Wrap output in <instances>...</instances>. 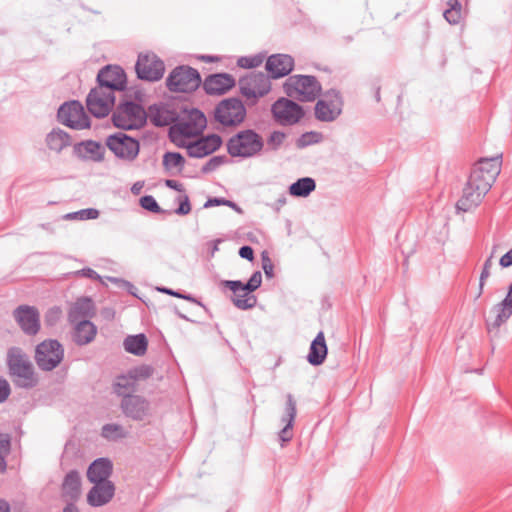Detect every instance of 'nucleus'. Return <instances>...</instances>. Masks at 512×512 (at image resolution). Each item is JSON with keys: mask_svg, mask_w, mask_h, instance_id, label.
<instances>
[{"mask_svg": "<svg viewBox=\"0 0 512 512\" xmlns=\"http://www.w3.org/2000/svg\"><path fill=\"white\" fill-rule=\"evenodd\" d=\"M97 327L88 319H82L75 323L72 339L78 346H84L92 342L96 336Z\"/></svg>", "mask_w": 512, "mask_h": 512, "instance_id": "7c9ffc66", "label": "nucleus"}, {"mask_svg": "<svg viewBox=\"0 0 512 512\" xmlns=\"http://www.w3.org/2000/svg\"><path fill=\"white\" fill-rule=\"evenodd\" d=\"M62 497L66 502H76L81 496V477L77 470H70L61 485Z\"/></svg>", "mask_w": 512, "mask_h": 512, "instance_id": "bb28decb", "label": "nucleus"}, {"mask_svg": "<svg viewBox=\"0 0 512 512\" xmlns=\"http://www.w3.org/2000/svg\"><path fill=\"white\" fill-rule=\"evenodd\" d=\"M64 349L56 339H47L36 346L35 361L43 371H52L63 360Z\"/></svg>", "mask_w": 512, "mask_h": 512, "instance_id": "9b49d317", "label": "nucleus"}, {"mask_svg": "<svg viewBox=\"0 0 512 512\" xmlns=\"http://www.w3.org/2000/svg\"><path fill=\"white\" fill-rule=\"evenodd\" d=\"M94 314V303L89 297H81L70 307L68 319L71 323H76L90 317Z\"/></svg>", "mask_w": 512, "mask_h": 512, "instance_id": "2f4dec72", "label": "nucleus"}, {"mask_svg": "<svg viewBox=\"0 0 512 512\" xmlns=\"http://www.w3.org/2000/svg\"><path fill=\"white\" fill-rule=\"evenodd\" d=\"M165 186L178 192L183 191V185L177 180L167 179L165 180Z\"/></svg>", "mask_w": 512, "mask_h": 512, "instance_id": "774afa93", "label": "nucleus"}, {"mask_svg": "<svg viewBox=\"0 0 512 512\" xmlns=\"http://www.w3.org/2000/svg\"><path fill=\"white\" fill-rule=\"evenodd\" d=\"M328 354V347L326 344L323 331H319L316 337L312 340L306 357L308 363L312 366H319L324 363Z\"/></svg>", "mask_w": 512, "mask_h": 512, "instance_id": "c85d7f7f", "label": "nucleus"}, {"mask_svg": "<svg viewBox=\"0 0 512 512\" xmlns=\"http://www.w3.org/2000/svg\"><path fill=\"white\" fill-rule=\"evenodd\" d=\"M272 77L269 73L251 72L246 76L240 77L238 84L240 93L250 104H255L257 100L264 97L271 91Z\"/></svg>", "mask_w": 512, "mask_h": 512, "instance_id": "6e6552de", "label": "nucleus"}, {"mask_svg": "<svg viewBox=\"0 0 512 512\" xmlns=\"http://www.w3.org/2000/svg\"><path fill=\"white\" fill-rule=\"evenodd\" d=\"M184 164L185 158L179 152H166L163 155V166L167 170L171 169L172 167H176L181 171Z\"/></svg>", "mask_w": 512, "mask_h": 512, "instance_id": "a19ab883", "label": "nucleus"}, {"mask_svg": "<svg viewBox=\"0 0 512 512\" xmlns=\"http://www.w3.org/2000/svg\"><path fill=\"white\" fill-rule=\"evenodd\" d=\"M222 164H224V155L214 156L205 163L202 167V172L209 173L220 167Z\"/></svg>", "mask_w": 512, "mask_h": 512, "instance_id": "5fc2aeb1", "label": "nucleus"}, {"mask_svg": "<svg viewBox=\"0 0 512 512\" xmlns=\"http://www.w3.org/2000/svg\"><path fill=\"white\" fill-rule=\"evenodd\" d=\"M499 264L503 268L512 266V248L500 258Z\"/></svg>", "mask_w": 512, "mask_h": 512, "instance_id": "69168bd1", "label": "nucleus"}, {"mask_svg": "<svg viewBox=\"0 0 512 512\" xmlns=\"http://www.w3.org/2000/svg\"><path fill=\"white\" fill-rule=\"evenodd\" d=\"M120 409L126 418L141 422L151 415V404L142 395H125L120 401Z\"/></svg>", "mask_w": 512, "mask_h": 512, "instance_id": "2eb2a0df", "label": "nucleus"}, {"mask_svg": "<svg viewBox=\"0 0 512 512\" xmlns=\"http://www.w3.org/2000/svg\"><path fill=\"white\" fill-rule=\"evenodd\" d=\"M113 474V463L107 457H100L92 461L87 468V479L92 484L110 481Z\"/></svg>", "mask_w": 512, "mask_h": 512, "instance_id": "b1692460", "label": "nucleus"}, {"mask_svg": "<svg viewBox=\"0 0 512 512\" xmlns=\"http://www.w3.org/2000/svg\"><path fill=\"white\" fill-rule=\"evenodd\" d=\"M246 107L240 98H226V127H235L244 122Z\"/></svg>", "mask_w": 512, "mask_h": 512, "instance_id": "cd10ccee", "label": "nucleus"}, {"mask_svg": "<svg viewBox=\"0 0 512 512\" xmlns=\"http://www.w3.org/2000/svg\"><path fill=\"white\" fill-rule=\"evenodd\" d=\"M297 415L296 400L291 393L286 395L284 414L281 418V422L285 423V426L279 431L278 437L281 441V446L291 441L293 438V426Z\"/></svg>", "mask_w": 512, "mask_h": 512, "instance_id": "4be33fe9", "label": "nucleus"}, {"mask_svg": "<svg viewBox=\"0 0 512 512\" xmlns=\"http://www.w3.org/2000/svg\"><path fill=\"white\" fill-rule=\"evenodd\" d=\"M207 126L205 114L198 108H183L168 129V138L179 148L186 146L185 138L201 134Z\"/></svg>", "mask_w": 512, "mask_h": 512, "instance_id": "f257e3e1", "label": "nucleus"}, {"mask_svg": "<svg viewBox=\"0 0 512 512\" xmlns=\"http://www.w3.org/2000/svg\"><path fill=\"white\" fill-rule=\"evenodd\" d=\"M215 120L224 126V99L218 102L214 111Z\"/></svg>", "mask_w": 512, "mask_h": 512, "instance_id": "680f3d73", "label": "nucleus"}, {"mask_svg": "<svg viewBox=\"0 0 512 512\" xmlns=\"http://www.w3.org/2000/svg\"><path fill=\"white\" fill-rule=\"evenodd\" d=\"M264 148L262 136L253 129H244L229 138L226 150L232 157L250 158Z\"/></svg>", "mask_w": 512, "mask_h": 512, "instance_id": "20e7f679", "label": "nucleus"}, {"mask_svg": "<svg viewBox=\"0 0 512 512\" xmlns=\"http://www.w3.org/2000/svg\"><path fill=\"white\" fill-rule=\"evenodd\" d=\"M222 144L221 136L207 135L195 142L186 143L187 154L192 158H203L215 152Z\"/></svg>", "mask_w": 512, "mask_h": 512, "instance_id": "aec40b11", "label": "nucleus"}, {"mask_svg": "<svg viewBox=\"0 0 512 512\" xmlns=\"http://www.w3.org/2000/svg\"><path fill=\"white\" fill-rule=\"evenodd\" d=\"M265 69L272 79L283 78L294 69V59L288 54H273L267 58Z\"/></svg>", "mask_w": 512, "mask_h": 512, "instance_id": "412c9836", "label": "nucleus"}, {"mask_svg": "<svg viewBox=\"0 0 512 512\" xmlns=\"http://www.w3.org/2000/svg\"><path fill=\"white\" fill-rule=\"evenodd\" d=\"M147 119L155 127L171 126L175 119H177V111L171 110L166 107L163 103H155L148 107Z\"/></svg>", "mask_w": 512, "mask_h": 512, "instance_id": "393cba45", "label": "nucleus"}, {"mask_svg": "<svg viewBox=\"0 0 512 512\" xmlns=\"http://www.w3.org/2000/svg\"><path fill=\"white\" fill-rule=\"evenodd\" d=\"M105 146L120 160L133 162L140 153L138 139L123 131L110 134L105 139Z\"/></svg>", "mask_w": 512, "mask_h": 512, "instance_id": "0eeeda50", "label": "nucleus"}, {"mask_svg": "<svg viewBox=\"0 0 512 512\" xmlns=\"http://www.w3.org/2000/svg\"><path fill=\"white\" fill-rule=\"evenodd\" d=\"M265 59V54L258 53L253 56H242L237 59V65L241 68L252 69L260 66Z\"/></svg>", "mask_w": 512, "mask_h": 512, "instance_id": "c03bdc74", "label": "nucleus"}, {"mask_svg": "<svg viewBox=\"0 0 512 512\" xmlns=\"http://www.w3.org/2000/svg\"><path fill=\"white\" fill-rule=\"evenodd\" d=\"M9 374L14 377L17 387L31 389L38 383L34 367L28 356L19 347H11L7 352Z\"/></svg>", "mask_w": 512, "mask_h": 512, "instance_id": "f03ea898", "label": "nucleus"}, {"mask_svg": "<svg viewBox=\"0 0 512 512\" xmlns=\"http://www.w3.org/2000/svg\"><path fill=\"white\" fill-rule=\"evenodd\" d=\"M492 257H493L492 255L490 257H488L483 264V268H482V271L480 274V279H479V291L476 296V299L481 297V295L483 293L485 282L488 279V277L490 276V269L492 267Z\"/></svg>", "mask_w": 512, "mask_h": 512, "instance_id": "3c124183", "label": "nucleus"}, {"mask_svg": "<svg viewBox=\"0 0 512 512\" xmlns=\"http://www.w3.org/2000/svg\"><path fill=\"white\" fill-rule=\"evenodd\" d=\"M203 89L208 95H223L224 72L207 76L203 82Z\"/></svg>", "mask_w": 512, "mask_h": 512, "instance_id": "58836bf2", "label": "nucleus"}, {"mask_svg": "<svg viewBox=\"0 0 512 512\" xmlns=\"http://www.w3.org/2000/svg\"><path fill=\"white\" fill-rule=\"evenodd\" d=\"M115 101V95L94 87L86 97V106L94 117L104 118L109 115L115 106Z\"/></svg>", "mask_w": 512, "mask_h": 512, "instance_id": "dca6fc26", "label": "nucleus"}, {"mask_svg": "<svg viewBox=\"0 0 512 512\" xmlns=\"http://www.w3.org/2000/svg\"><path fill=\"white\" fill-rule=\"evenodd\" d=\"M323 139V135L317 131H309L303 133L297 140L296 146L299 149H303L309 145L320 143Z\"/></svg>", "mask_w": 512, "mask_h": 512, "instance_id": "37998d69", "label": "nucleus"}, {"mask_svg": "<svg viewBox=\"0 0 512 512\" xmlns=\"http://www.w3.org/2000/svg\"><path fill=\"white\" fill-rule=\"evenodd\" d=\"M191 211V204L188 196H184V198L179 202V206L175 209L174 213L178 215H187Z\"/></svg>", "mask_w": 512, "mask_h": 512, "instance_id": "052dcab7", "label": "nucleus"}, {"mask_svg": "<svg viewBox=\"0 0 512 512\" xmlns=\"http://www.w3.org/2000/svg\"><path fill=\"white\" fill-rule=\"evenodd\" d=\"M238 253L241 258L248 261H252L254 259V250L249 245L241 246Z\"/></svg>", "mask_w": 512, "mask_h": 512, "instance_id": "e2e57ef3", "label": "nucleus"}, {"mask_svg": "<svg viewBox=\"0 0 512 512\" xmlns=\"http://www.w3.org/2000/svg\"><path fill=\"white\" fill-rule=\"evenodd\" d=\"M99 210L95 208L81 209L76 212L68 213L64 216L65 219H79V220H92L99 217Z\"/></svg>", "mask_w": 512, "mask_h": 512, "instance_id": "49530a36", "label": "nucleus"}, {"mask_svg": "<svg viewBox=\"0 0 512 512\" xmlns=\"http://www.w3.org/2000/svg\"><path fill=\"white\" fill-rule=\"evenodd\" d=\"M140 206L149 212L155 214H172L171 211L162 209L152 195H144L139 199Z\"/></svg>", "mask_w": 512, "mask_h": 512, "instance_id": "79ce46f5", "label": "nucleus"}, {"mask_svg": "<svg viewBox=\"0 0 512 512\" xmlns=\"http://www.w3.org/2000/svg\"><path fill=\"white\" fill-rule=\"evenodd\" d=\"M13 317L26 335L34 336L39 332L40 315L35 307L20 305L13 311Z\"/></svg>", "mask_w": 512, "mask_h": 512, "instance_id": "f3484780", "label": "nucleus"}, {"mask_svg": "<svg viewBox=\"0 0 512 512\" xmlns=\"http://www.w3.org/2000/svg\"><path fill=\"white\" fill-rule=\"evenodd\" d=\"M57 119L61 124L75 130H83L91 126L90 118L78 100L61 104L57 112Z\"/></svg>", "mask_w": 512, "mask_h": 512, "instance_id": "9d476101", "label": "nucleus"}, {"mask_svg": "<svg viewBox=\"0 0 512 512\" xmlns=\"http://www.w3.org/2000/svg\"><path fill=\"white\" fill-rule=\"evenodd\" d=\"M485 195V193L479 192L474 189L473 186L466 183L463 188L462 196L456 203V210L460 212H468L478 207Z\"/></svg>", "mask_w": 512, "mask_h": 512, "instance_id": "c756f323", "label": "nucleus"}, {"mask_svg": "<svg viewBox=\"0 0 512 512\" xmlns=\"http://www.w3.org/2000/svg\"><path fill=\"white\" fill-rule=\"evenodd\" d=\"M62 316V310L58 306H53L47 310L44 316V323L48 327L55 326Z\"/></svg>", "mask_w": 512, "mask_h": 512, "instance_id": "09e8293b", "label": "nucleus"}, {"mask_svg": "<svg viewBox=\"0 0 512 512\" xmlns=\"http://www.w3.org/2000/svg\"><path fill=\"white\" fill-rule=\"evenodd\" d=\"M343 105L340 91L336 89L327 90L315 104V118L321 122H332L341 115Z\"/></svg>", "mask_w": 512, "mask_h": 512, "instance_id": "1a4fd4ad", "label": "nucleus"}, {"mask_svg": "<svg viewBox=\"0 0 512 512\" xmlns=\"http://www.w3.org/2000/svg\"><path fill=\"white\" fill-rule=\"evenodd\" d=\"M45 141L48 148L56 153H60L72 144L70 135L61 128H53L46 135Z\"/></svg>", "mask_w": 512, "mask_h": 512, "instance_id": "473e14b6", "label": "nucleus"}, {"mask_svg": "<svg viewBox=\"0 0 512 512\" xmlns=\"http://www.w3.org/2000/svg\"><path fill=\"white\" fill-rule=\"evenodd\" d=\"M283 87L289 97H294L301 102H312L322 92L320 82L312 75L290 76Z\"/></svg>", "mask_w": 512, "mask_h": 512, "instance_id": "39448f33", "label": "nucleus"}, {"mask_svg": "<svg viewBox=\"0 0 512 512\" xmlns=\"http://www.w3.org/2000/svg\"><path fill=\"white\" fill-rule=\"evenodd\" d=\"M129 371L131 372V374L133 375L134 379L137 382L139 380H146L150 378L154 373V368L151 365L143 364L134 367Z\"/></svg>", "mask_w": 512, "mask_h": 512, "instance_id": "de8ad7c7", "label": "nucleus"}, {"mask_svg": "<svg viewBox=\"0 0 512 512\" xmlns=\"http://www.w3.org/2000/svg\"><path fill=\"white\" fill-rule=\"evenodd\" d=\"M135 71L138 79L155 82L163 77L165 65L154 53H140L135 64Z\"/></svg>", "mask_w": 512, "mask_h": 512, "instance_id": "4468645a", "label": "nucleus"}, {"mask_svg": "<svg viewBox=\"0 0 512 512\" xmlns=\"http://www.w3.org/2000/svg\"><path fill=\"white\" fill-rule=\"evenodd\" d=\"M0 450V453L5 455V457L10 453L11 437L9 434L0 433Z\"/></svg>", "mask_w": 512, "mask_h": 512, "instance_id": "bf43d9fd", "label": "nucleus"}, {"mask_svg": "<svg viewBox=\"0 0 512 512\" xmlns=\"http://www.w3.org/2000/svg\"><path fill=\"white\" fill-rule=\"evenodd\" d=\"M111 121L114 127L123 131L137 130L146 125L147 112L141 104L123 100L116 106Z\"/></svg>", "mask_w": 512, "mask_h": 512, "instance_id": "7ed1b4c3", "label": "nucleus"}, {"mask_svg": "<svg viewBox=\"0 0 512 512\" xmlns=\"http://www.w3.org/2000/svg\"><path fill=\"white\" fill-rule=\"evenodd\" d=\"M158 291L165 293L167 295H171L173 297L184 299V300L196 303L200 306H203V304L199 300H197L193 295L181 292L180 290H173L168 287H159Z\"/></svg>", "mask_w": 512, "mask_h": 512, "instance_id": "8fccbe9b", "label": "nucleus"}, {"mask_svg": "<svg viewBox=\"0 0 512 512\" xmlns=\"http://www.w3.org/2000/svg\"><path fill=\"white\" fill-rule=\"evenodd\" d=\"M101 436L108 441H117L125 438L127 436V432L120 424L108 423L102 426Z\"/></svg>", "mask_w": 512, "mask_h": 512, "instance_id": "ea45409f", "label": "nucleus"}, {"mask_svg": "<svg viewBox=\"0 0 512 512\" xmlns=\"http://www.w3.org/2000/svg\"><path fill=\"white\" fill-rule=\"evenodd\" d=\"M286 134L282 131H273L267 139L268 149L277 151L283 144Z\"/></svg>", "mask_w": 512, "mask_h": 512, "instance_id": "603ef678", "label": "nucleus"}, {"mask_svg": "<svg viewBox=\"0 0 512 512\" xmlns=\"http://www.w3.org/2000/svg\"><path fill=\"white\" fill-rule=\"evenodd\" d=\"M223 242L222 238H217L215 240H210L205 242L200 250V255L205 260L209 261L214 257L215 253L219 251V245Z\"/></svg>", "mask_w": 512, "mask_h": 512, "instance_id": "a18cd8bd", "label": "nucleus"}, {"mask_svg": "<svg viewBox=\"0 0 512 512\" xmlns=\"http://www.w3.org/2000/svg\"><path fill=\"white\" fill-rule=\"evenodd\" d=\"M444 18L448 23L456 25L460 23L461 20V11H457L456 9H446L443 14Z\"/></svg>", "mask_w": 512, "mask_h": 512, "instance_id": "13d9d810", "label": "nucleus"}, {"mask_svg": "<svg viewBox=\"0 0 512 512\" xmlns=\"http://www.w3.org/2000/svg\"><path fill=\"white\" fill-rule=\"evenodd\" d=\"M105 147L95 140H83L73 145V155L82 161L99 163L105 159Z\"/></svg>", "mask_w": 512, "mask_h": 512, "instance_id": "6ab92c4d", "label": "nucleus"}, {"mask_svg": "<svg viewBox=\"0 0 512 512\" xmlns=\"http://www.w3.org/2000/svg\"><path fill=\"white\" fill-rule=\"evenodd\" d=\"M494 180H492V175H485L481 171L472 169L470 176L468 178L467 183L474 187V189L479 192H483L487 194L492 185L494 184Z\"/></svg>", "mask_w": 512, "mask_h": 512, "instance_id": "e433bc0d", "label": "nucleus"}, {"mask_svg": "<svg viewBox=\"0 0 512 512\" xmlns=\"http://www.w3.org/2000/svg\"><path fill=\"white\" fill-rule=\"evenodd\" d=\"M492 312H495L496 316L492 322L486 321L488 331L498 329L512 316V283L504 299L492 308Z\"/></svg>", "mask_w": 512, "mask_h": 512, "instance_id": "a878e982", "label": "nucleus"}, {"mask_svg": "<svg viewBox=\"0 0 512 512\" xmlns=\"http://www.w3.org/2000/svg\"><path fill=\"white\" fill-rule=\"evenodd\" d=\"M11 394V387L9 382L0 376V404L4 403Z\"/></svg>", "mask_w": 512, "mask_h": 512, "instance_id": "4d7b16f0", "label": "nucleus"}, {"mask_svg": "<svg viewBox=\"0 0 512 512\" xmlns=\"http://www.w3.org/2000/svg\"><path fill=\"white\" fill-rule=\"evenodd\" d=\"M76 274L84 276V277L92 279V280L100 279V275L95 270H93L92 268H89V267L78 270L76 272Z\"/></svg>", "mask_w": 512, "mask_h": 512, "instance_id": "0e129e2a", "label": "nucleus"}, {"mask_svg": "<svg viewBox=\"0 0 512 512\" xmlns=\"http://www.w3.org/2000/svg\"><path fill=\"white\" fill-rule=\"evenodd\" d=\"M316 189V182L311 177H303L289 186V193L295 197H307Z\"/></svg>", "mask_w": 512, "mask_h": 512, "instance_id": "4c0bfd02", "label": "nucleus"}, {"mask_svg": "<svg viewBox=\"0 0 512 512\" xmlns=\"http://www.w3.org/2000/svg\"><path fill=\"white\" fill-rule=\"evenodd\" d=\"M226 288L232 291L231 301L240 310H250L257 304V297L252 291L246 290L240 280H226Z\"/></svg>", "mask_w": 512, "mask_h": 512, "instance_id": "a211bd4d", "label": "nucleus"}, {"mask_svg": "<svg viewBox=\"0 0 512 512\" xmlns=\"http://www.w3.org/2000/svg\"><path fill=\"white\" fill-rule=\"evenodd\" d=\"M112 388L113 392L123 399L125 395L135 394L137 384L131 372L128 371L127 374H121L115 378Z\"/></svg>", "mask_w": 512, "mask_h": 512, "instance_id": "72a5a7b5", "label": "nucleus"}, {"mask_svg": "<svg viewBox=\"0 0 512 512\" xmlns=\"http://www.w3.org/2000/svg\"><path fill=\"white\" fill-rule=\"evenodd\" d=\"M201 83L198 70L188 65L175 67L166 78L168 90L177 93H192L200 87Z\"/></svg>", "mask_w": 512, "mask_h": 512, "instance_id": "423d86ee", "label": "nucleus"}, {"mask_svg": "<svg viewBox=\"0 0 512 512\" xmlns=\"http://www.w3.org/2000/svg\"><path fill=\"white\" fill-rule=\"evenodd\" d=\"M273 118L282 126L297 124L305 115L303 107L297 102L281 97L271 107Z\"/></svg>", "mask_w": 512, "mask_h": 512, "instance_id": "ddd939ff", "label": "nucleus"}, {"mask_svg": "<svg viewBox=\"0 0 512 512\" xmlns=\"http://www.w3.org/2000/svg\"><path fill=\"white\" fill-rule=\"evenodd\" d=\"M96 82V88L113 95L127 89V75L118 65L109 64L102 67L97 74Z\"/></svg>", "mask_w": 512, "mask_h": 512, "instance_id": "f8f14e48", "label": "nucleus"}, {"mask_svg": "<svg viewBox=\"0 0 512 512\" xmlns=\"http://www.w3.org/2000/svg\"><path fill=\"white\" fill-rule=\"evenodd\" d=\"M262 284V273L260 271H255L251 277L249 278L247 283H244V287L248 291H256Z\"/></svg>", "mask_w": 512, "mask_h": 512, "instance_id": "6e6d98bb", "label": "nucleus"}, {"mask_svg": "<svg viewBox=\"0 0 512 512\" xmlns=\"http://www.w3.org/2000/svg\"><path fill=\"white\" fill-rule=\"evenodd\" d=\"M123 346L128 353L142 356L147 351L148 339L143 333L129 335L124 339Z\"/></svg>", "mask_w": 512, "mask_h": 512, "instance_id": "f704fd0d", "label": "nucleus"}, {"mask_svg": "<svg viewBox=\"0 0 512 512\" xmlns=\"http://www.w3.org/2000/svg\"><path fill=\"white\" fill-rule=\"evenodd\" d=\"M115 490L116 487L112 481L93 484L87 493V503L91 507H102L113 499Z\"/></svg>", "mask_w": 512, "mask_h": 512, "instance_id": "5701e85b", "label": "nucleus"}, {"mask_svg": "<svg viewBox=\"0 0 512 512\" xmlns=\"http://www.w3.org/2000/svg\"><path fill=\"white\" fill-rule=\"evenodd\" d=\"M502 156L498 155L492 158H481L475 165L474 169L481 171L483 174L492 175V180L496 181L497 176L501 172Z\"/></svg>", "mask_w": 512, "mask_h": 512, "instance_id": "c9c22d12", "label": "nucleus"}, {"mask_svg": "<svg viewBox=\"0 0 512 512\" xmlns=\"http://www.w3.org/2000/svg\"><path fill=\"white\" fill-rule=\"evenodd\" d=\"M224 205V197H211L205 202L204 207H214V206H223Z\"/></svg>", "mask_w": 512, "mask_h": 512, "instance_id": "338daca9", "label": "nucleus"}, {"mask_svg": "<svg viewBox=\"0 0 512 512\" xmlns=\"http://www.w3.org/2000/svg\"><path fill=\"white\" fill-rule=\"evenodd\" d=\"M261 263H262V269L265 273V276L269 279L273 278L274 277V265H273L267 251H263L261 253Z\"/></svg>", "mask_w": 512, "mask_h": 512, "instance_id": "864d4df0", "label": "nucleus"}]
</instances>
